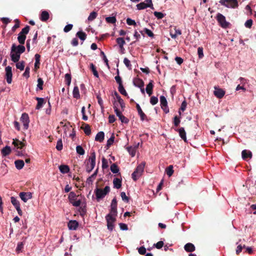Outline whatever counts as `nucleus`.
Listing matches in <instances>:
<instances>
[{
    "mask_svg": "<svg viewBox=\"0 0 256 256\" xmlns=\"http://www.w3.org/2000/svg\"><path fill=\"white\" fill-rule=\"evenodd\" d=\"M116 42L121 48H123L124 45L125 44V41L122 38H116Z\"/></svg>",
    "mask_w": 256,
    "mask_h": 256,
    "instance_id": "a19ab883",
    "label": "nucleus"
},
{
    "mask_svg": "<svg viewBox=\"0 0 256 256\" xmlns=\"http://www.w3.org/2000/svg\"><path fill=\"white\" fill-rule=\"evenodd\" d=\"M216 20L220 25L222 28H227L230 25V23L226 21V18L221 14H218L216 16Z\"/></svg>",
    "mask_w": 256,
    "mask_h": 256,
    "instance_id": "0eeeda50",
    "label": "nucleus"
},
{
    "mask_svg": "<svg viewBox=\"0 0 256 256\" xmlns=\"http://www.w3.org/2000/svg\"><path fill=\"white\" fill-rule=\"evenodd\" d=\"M158 102V99L156 96H152L150 100V102L152 105H155Z\"/></svg>",
    "mask_w": 256,
    "mask_h": 256,
    "instance_id": "052dcab7",
    "label": "nucleus"
},
{
    "mask_svg": "<svg viewBox=\"0 0 256 256\" xmlns=\"http://www.w3.org/2000/svg\"><path fill=\"white\" fill-rule=\"evenodd\" d=\"M76 36L82 40H84L86 38V34L82 31L78 32L76 33Z\"/></svg>",
    "mask_w": 256,
    "mask_h": 256,
    "instance_id": "4c0bfd02",
    "label": "nucleus"
},
{
    "mask_svg": "<svg viewBox=\"0 0 256 256\" xmlns=\"http://www.w3.org/2000/svg\"><path fill=\"white\" fill-rule=\"evenodd\" d=\"M97 16V13L95 12H91L90 14V16L88 17V20L89 21H92L94 20Z\"/></svg>",
    "mask_w": 256,
    "mask_h": 256,
    "instance_id": "de8ad7c7",
    "label": "nucleus"
},
{
    "mask_svg": "<svg viewBox=\"0 0 256 256\" xmlns=\"http://www.w3.org/2000/svg\"><path fill=\"white\" fill-rule=\"evenodd\" d=\"M181 31L178 29H176V28L174 30H171L170 31V35L172 38H175L181 34Z\"/></svg>",
    "mask_w": 256,
    "mask_h": 256,
    "instance_id": "f3484780",
    "label": "nucleus"
},
{
    "mask_svg": "<svg viewBox=\"0 0 256 256\" xmlns=\"http://www.w3.org/2000/svg\"><path fill=\"white\" fill-rule=\"evenodd\" d=\"M6 82L8 84H11L12 82V68L8 66L5 68Z\"/></svg>",
    "mask_w": 256,
    "mask_h": 256,
    "instance_id": "ddd939ff",
    "label": "nucleus"
},
{
    "mask_svg": "<svg viewBox=\"0 0 256 256\" xmlns=\"http://www.w3.org/2000/svg\"><path fill=\"white\" fill-rule=\"evenodd\" d=\"M90 68L92 72L94 75L96 77L98 78V74L96 70L95 66H94V64L92 63L90 64Z\"/></svg>",
    "mask_w": 256,
    "mask_h": 256,
    "instance_id": "ea45409f",
    "label": "nucleus"
},
{
    "mask_svg": "<svg viewBox=\"0 0 256 256\" xmlns=\"http://www.w3.org/2000/svg\"><path fill=\"white\" fill-rule=\"evenodd\" d=\"M126 23L128 24L130 26L136 25V22L134 20H132L130 18H128L126 19Z\"/></svg>",
    "mask_w": 256,
    "mask_h": 256,
    "instance_id": "69168bd1",
    "label": "nucleus"
},
{
    "mask_svg": "<svg viewBox=\"0 0 256 256\" xmlns=\"http://www.w3.org/2000/svg\"><path fill=\"white\" fill-rule=\"evenodd\" d=\"M84 133L86 135H90L91 133V130L90 128L89 125L86 124L84 127Z\"/></svg>",
    "mask_w": 256,
    "mask_h": 256,
    "instance_id": "09e8293b",
    "label": "nucleus"
},
{
    "mask_svg": "<svg viewBox=\"0 0 256 256\" xmlns=\"http://www.w3.org/2000/svg\"><path fill=\"white\" fill-rule=\"evenodd\" d=\"M178 132L180 138L184 140L185 142L186 141V132L184 130V128H180L178 130Z\"/></svg>",
    "mask_w": 256,
    "mask_h": 256,
    "instance_id": "cd10ccee",
    "label": "nucleus"
},
{
    "mask_svg": "<svg viewBox=\"0 0 256 256\" xmlns=\"http://www.w3.org/2000/svg\"><path fill=\"white\" fill-rule=\"evenodd\" d=\"M106 20L108 23L114 24L116 20L114 16H109L106 18Z\"/></svg>",
    "mask_w": 256,
    "mask_h": 256,
    "instance_id": "c03bdc74",
    "label": "nucleus"
},
{
    "mask_svg": "<svg viewBox=\"0 0 256 256\" xmlns=\"http://www.w3.org/2000/svg\"><path fill=\"white\" fill-rule=\"evenodd\" d=\"M198 54L200 58H202L204 56L203 48L202 47H199L198 48Z\"/></svg>",
    "mask_w": 256,
    "mask_h": 256,
    "instance_id": "bf43d9fd",
    "label": "nucleus"
},
{
    "mask_svg": "<svg viewBox=\"0 0 256 256\" xmlns=\"http://www.w3.org/2000/svg\"><path fill=\"white\" fill-rule=\"evenodd\" d=\"M59 169L60 172L62 174H66L70 170L69 167L66 165H60L59 166Z\"/></svg>",
    "mask_w": 256,
    "mask_h": 256,
    "instance_id": "2f4dec72",
    "label": "nucleus"
},
{
    "mask_svg": "<svg viewBox=\"0 0 256 256\" xmlns=\"http://www.w3.org/2000/svg\"><path fill=\"white\" fill-rule=\"evenodd\" d=\"M20 120L23 124L24 128L25 130H27L28 128V124L30 122L28 114L26 113L22 114L20 118Z\"/></svg>",
    "mask_w": 256,
    "mask_h": 256,
    "instance_id": "9b49d317",
    "label": "nucleus"
},
{
    "mask_svg": "<svg viewBox=\"0 0 256 256\" xmlns=\"http://www.w3.org/2000/svg\"><path fill=\"white\" fill-rule=\"evenodd\" d=\"M73 96L76 98H80V94L79 93V90L78 86H74L72 92Z\"/></svg>",
    "mask_w": 256,
    "mask_h": 256,
    "instance_id": "c9c22d12",
    "label": "nucleus"
},
{
    "mask_svg": "<svg viewBox=\"0 0 256 256\" xmlns=\"http://www.w3.org/2000/svg\"><path fill=\"white\" fill-rule=\"evenodd\" d=\"M166 172L167 175L169 177L171 176L174 173L173 166L172 165H170L169 166H168L166 168Z\"/></svg>",
    "mask_w": 256,
    "mask_h": 256,
    "instance_id": "e433bc0d",
    "label": "nucleus"
},
{
    "mask_svg": "<svg viewBox=\"0 0 256 256\" xmlns=\"http://www.w3.org/2000/svg\"><path fill=\"white\" fill-rule=\"evenodd\" d=\"M36 100H38V104L36 106V109H40L44 104V99L43 98H36Z\"/></svg>",
    "mask_w": 256,
    "mask_h": 256,
    "instance_id": "72a5a7b5",
    "label": "nucleus"
},
{
    "mask_svg": "<svg viewBox=\"0 0 256 256\" xmlns=\"http://www.w3.org/2000/svg\"><path fill=\"white\" fill-rule=\"evenodd\" d=\"M30 30V26H27L25 28L22 29V31L20 32V34H24L26 36V34H28Z\"/></svg>",
    "mask_w": 256,
    "mask_h": 256,
    "instance_id": "603ef678",
    "label": "nucleus"
},
{
    "mask_svg": "<svg viewBox=\"0 0 256 256\" xmlns=\"http://www.w3.org/2000/svg\"><path fill=\"white\" fill-rule=\"evenodd\" d=\"M154 246L158 249L162 248L164 246V242L162 241H159L156 244H154Z\"/></svg>",
    "mask_w": 256,
    "mask_h": 256,
    "instance_id": "338daca9",
    "label": "nucleus"
},
{
    "mask_svg": "<svg viewBox=\"0 0 256 256\" xmlns=\"http://www.w3.org/2000/svg\"><path fill=\"white\" fill-rule=\"evenodd\" d=\"M35 63H34V70L36 71L37 69L40 68V55L38 54H35Z\"/></svg>",
    "mask_w": 256,
    "mask_h": 256,
    "instance_id": "5701e85b",
    "label": "nucleus"
},
{
    "mask_svg": "<svg viewBox=\"0 0 256 256\" xmlns=\"http://www.w3.org/2000/svg\"><path fill=\"white\" fill-rule=\"evenodd\" d=\"M23 247H24L23 242H20L18 243L16 248V251L18 253H19L20 252H21L23 248Z\"/></svg>",
    "mask_w": 256,
    "mask_h": 256,
    "instance_id": "6e6d98bb",
    "label": "nucleus"
},
{
    "mask_svg": "<svg viewBox=\"0 0 256 256\" xmlns=\"http://www.w3.org/2000/svg\"><path fill=\"white\" fill-rule=\"evenodd\" d=\"M134 86L139 88H142L144 86V82L140 78L134 79Z\"/></svg>",
    "mask_w": 256,
    "mask_h": 256,
    "instance_id": "473e14b6",
    "label": "nucleus"
},
{
    "mask_svg": "<svg viewBox=\"0 0 256 256\" xmlns=\"http://www.w3.org/2000/svg\"><path fill=\"white\" fill-rule=\"evenodd\" d=\"M242 158L244 160L246 158H251L252 157V152L246 150H242Z\"/></svg>",
    "mask_w": 256,
    "mask_h": 256,
    "instance_id": "a878e982",
    "label": "nucleus"
},
{
    "mask_svg": "<svg viewBox=\"0 0 256 256\" xmlns=\"http://www.w3.org/2000/svg\"><path fill=\"white\" fill-rule=\"evenodd\" d=\"M110 170L114 174L118 173L119 171L118 166L115 164H113L110 166Z\"/></svg>",
    "mask_w": 256,
    "mask_h": 256,
    "instance_id": "a18cd8bd",
    "label": "nucleus"
},
{
    "mask_svg": "<svg viewBox=\"0 0 256 256\" xmlns=\"http://www.w3.org/2000/svg\"><path fill=\"white\" fill-rule=\"evenodd\" d=\"M153 84L152 82H150L149 84L146 86V92L147 94L150 96L152 92Z\"/></svg>",
    "mask_w": 256,
    "mask_h": 256,
    "instance_id": "c85d7f7f",
    "label": "nucleus"
},
{
    "mask_svg": "<svg viewBox=\"0 0 256 256\" xmlns=\"http://www.w3.org/2000/svg\"><path fill=\"white\" fill-rule=\"evenodd\" d=\"M110 192V187L106 186L104 189L96 188L94 190L96 199L100 200L104 197Z\"/></svg>",
    "mask_w": 256,
    "mask_h": 256,
    "instance_id": "7ed1b4c3",
    "label": "nucleus"
},
{
    "mask_svg": "<svg viewBox=\"0 0 256 256\" xmlns=\"http://www.w3.org/2000/svg\"><path fill=\"white\" fill-rule=\"evenodd\" d=\"M214 94L218 98H220L224 96L225 94V92L219 88H214Z\"/></svg>",
    "mask_w": 256,
    "mask_h": 256,
    "instance_id": "2eb2a0df",
    "label": "nucleus"
},
{
    "mask_svg": "<svg viewBox=\"0 0 256 256\" xmlns=\"http://www.w3.org/2000/svg\"><path fill=\"white\" fill-rule=\"evenodd\" d=\"M220 3L228 8H236L238 6L237 0H220Z\"/></svg>",
    "mask_w": 256,
    "mask_h": 256,
    "instance_id": "39448f33",
    "label": "nucleus"
},
{
    "mask_svg": "<svg viewBox=\"0 0 256 256\" xmlns=\"http://www.w3.org/2000/svg\"><path fill=\"white\" fill-rule=\"evenodd\" d=\"M12 144L18 148H22L25 146L23 142L18 140H14Z\"/></svg>",
    "mask_w": 256,
    "mask_h": 256,
    "instance_id": "4be33fe9",
    "label": "nucleus"
},
{
    "mask_svg": "<svg viewBox=\"0 0 256 256\" xmlns=\"http://www.w3.org/2000/svg\"><path fill=\"white\" fill-rule=\"evenodd\" d=\"M72 26H73L72 24H68L66 26L64 29V32H68L72 29Z\"/></svg>",
    "mask_w": 256,
    "mask_h": 256,
    "instance_id": "e2e57ef3",
    "label": "nucleus"
},
{
    "mask_svg": "<svg viewBox=\"0 0 256 256\" xmlns=\"http://www.w3.org/2000/svg\"><path fill=\"white\" fill-rule=\"evenodd\" d=\"M115 95L116 100L118 101V103L119 104L120 106L122 109H124L125 106L124 100L121 98L120 96L118 94L117 92L115 93Z\"/></svg>",
    "mask_w": 256,
    "mask_h": 256,
    "instance_id": "c756f323",
    "label": "nucleus"
},
{
    "mask_svg": "<svg viewBox=\"0 0 256 256\" xmlns=\"http://www.w3.org/2000/svg\"><path fill=\"white\" fill-rule=\"evenodd\" d=\"M26 38V36L24 34H20L19 33L18 37V40L20 44H24L25 40Z\"/></svg>",
    "mask_w": 256,
    "mask_h": 256,
    "instance_id": "f704fd0d",
    "label": "nucleus"
},
{
    "mask_svg": "<svg viewBox=\"0 0 256 256\" xmlns=\"http://www.w3.org/2000/svg\"><path fill=\"white\" fill-rule=\"evenodd\" d=\"M65 80L66 81L68 86H70L71 82V76L69 74H65Z\"/></svg>",
    "mask_w": 256,
    "mask_h": 256,
    "instance_id": "13d9d810",
    "label": "nucleus"
},
{
    "mask_svg": "<svg viewBox=\"0 0 256 256\" xmlns=\"http://www.w3.org/2000/svg\"><path fill=\"white\" fill-rule=\"evenodd\" d=\"M124 63L128 68H131L130 62L128 58H125L124 60Z\"/></svg>",
    "mask_w": 256,
    "mask_h": 256,
    "instance_id": "4d7b16f0",
    "label": "nucleus"
},
{
    "mask_svg": "<svg viewBox=\"0 0 256 256\" xmlns=\"http://www.w3.org/2000/svg\"><path fill=\"white\" fill-rule=\"evenodd\" d=\"M44 84V81L41 78H38V84L37 87L40 90H42V86Z\"/></svg>",
    "mask_w": 256,
    "mask_h": 256,
    "instance_id": "3c124183",
    "label": "nucleus"
},
{
    "mask_svg": "<svg viewBox=\"0 0 256 256\" xmlns=\"http://www.w3.org/2000/svg\"><path fill=\"white\" fill-rule=\"evenodd\" d=\"M160 102L161 108L166 113H168L169 112L168 108V102L166 98L164 96H160Z\"/></svg>",
    "mask_w": 256,
    "mask_h": 256,
    "instance_id": "9d476101",
    "label": "nucleus"
},
{
    "mask_svg": "<svg viewBox=\"0 0 256 256\" xmlns=\"http://www.w3.org/2000/svg\"><path fill=\"white\" fill-rule=\"evenodd\" d=\"M63 145L62 140L61 139H60L58 140L56 146V148L58 150H61L62 149Z\"/></svg>",
    "mask_w": 256,
    "mask_h": 256,
    "instance_id": "49530a36",
    "label": "nucleus"
},
{
    "mask_svg": "<svg viewBox=\"0 0 256 256\" xmlns=\"http://www.w3.org/2000/svg\"><path fill=\"white\" fill-rule=\"evenodd\" d=\"M154 14L158 19H162L164 16V15L161 12H154Z\"/></svg>",
    "mask_w": 256,
    "mask_h": 256,
    "instance_id": "5fc2aeb1",
    "label": "nucleus"
},
{
    "mask_svg": "<svg viewBox=\"0 0 256 256\" xmlns=\"http://www.w3.org/2000/svg\"><path fill=\"white\" fill-rule=\"evenodd\" d=\"M150 5H148V4L145 2H140L136 5L137 8L139 10L144 9L146 8L149 7Z\"/></svg>",
    "mask_w": 256,
    "mask_h": 256,
    "instance_id": "58836bf2",
    "label": "nucleus"
},
{
    "mask_svg": "<svg viewBox=\"0 0 256 256\" xmlns=\"http://www.w3.org/2000/svg\"><path fill=\"white\" fill-rule=\"evenodd\" d=\"M10 201L12 205L14 206L18 213L19 215L22 216V212L20 208V204L19 201L14 197L12 196L10 198Z\"/></svg>",
    "mask_w": 256,
    "mask_h": 256,
    "instance_id": "1a4fd4ad",
    "label": "nucleus"
},
{
    "mask_svg": "<svg viewBox=\"0 0 256 256\" xmlns=\"http://www.w3.org/2000/svg\"><path fill=\"white\" fill-rule=\"evenodd\" d=\"M110 210L109 214L117 215V202L116 198H114L111 203Z\"/></svg>",
    "mask_w": 256,
    "mask_h": 256,
    "instance_id": "4468645a",
    "label": "nucleus"
},
{
    "mask_svg": "<svg viewBox=\"0 0 256 256\" xmlns=\"http://www.w3.org/2000/svg\"><path fill=\"white\" fill-rule=\"evenodd\" d=\"M118 90L120 93L124 96L127 95V92L125 89L124 88L122 84L120 86H118Z\"/></svg>",
    "mask_w": 256,
    "mask_h": 256,
    "instance_id": "864d4df0",
    "label": "nucleus"
},
{
    "mask_svg": "<svg viewBox=\"0 0 256 256\" xmlns=\"http://www.w3.org/2000/svg\"><path fill=\"white\" fill-rule=\"evenodd\" d=\"M19 196L22 201L26 202L32 198V194L30 192H21L20 193Z\"/></svg>",
    "mask_w": 256,
    "mask_h": 256,
    "instance_id": "f8f14e48",
    "label": "nucleus"
},
{
    "mask_svg": "<svg viewBox=\"0 0 256 256\" xmlns=\"http://www.w3.org/2000/svg\"><path fill=\"white\" fill-rule=\"evenodd\" d=\"M50 18L49 13L46 10L42 12L40 16V20L42 22H46Z\"/></svg>",
    "mask_w": 256,
    "mask_h": 256,
    "instance_id": "dca6fc26",
    "label": "nucleus"
},
{
    "mask_svg": "<svg viewBox=\"0 0 256 256\" xmlns=\"http://www.w3.org/2000/svg\"><path fill=\"white\" fill-rule=\"evenodd\" d=\"M145 165L146 162H142L138 166L136 170L132 174V178L134 180H136L142 175Z\"/></svg>",
    "mask_w": 256,
    "mask_h": 256,
    "instance_id": "f03ea898",
    "label": "nucleus"
},
{
    "mask_svg": "<svg viewBox=\"0 0 256 256\" xmlns=\"http://www.w3.org/2000/svg\"><path fill=\"white\" fill-rule=\"evenodd\" d=\"M114 188L118 189L122 186V180L118 178H114L113 180Z\"/></svg>",
    "mask_w": 256,
    "mask_h": 256,
    "instance_id": "b1692460",
    "label": "nucleus"
},
{
    "mask_svg": "<svg viewBox=\"0 0 256 256\" xmlns=\"http://www.w3.org/2000/svg\"><path fill=\"white\" fill-rule=\"evenodd\" d=\"M16 167L18 170H21L24 166V162L22 160H16L14 162Z\"/></svg>",
    "mask_w": 256,
    "mask_h": 256,
    "instance_id": "bb28decb",
    "label": "nucleus"
},
{
    "mask_svg": "<svg viewBox=\"0 0 256 256\" xmlns=\"http://www.w3.org/2000/svg\"><path fill=\"white\" fill-rule=\"evenodd\" d=\"M16 67L20 70H23L24 68V61L18 62L16 64Z\"/></svg>",
    "mask_w": 256,
    "mask_h": 256,
    "instance_id": "37998d69",
    "label": "nucleus"
},
{
    "mask_svg": "<svg viewBox=\"0 0 256 256\" xmlns=\"http://www.w3.org/2000/svg\"><path fill=\"white\" fill-rule=\"evenodd\" d=\"M104 132H100L96 134L95 137V140L101 142L104 140Z\"/></svg>",
    "mask_w": 256,
    "mask_h": 256,
    "instance_id": "aec40b11",
    "label": "nucleus"
},
{
    "mask_svg": "<svg viewBox=\"0 0 256 256\" xmlns=\"http://www.w3.org/2000/svg\"><path fill=\"white\" fill-rule=\"evenodd\" d=\"M138 145H139V143H138L134 146H130L127 148L129 154L132 156L133 157L135 156L136 152V150L138 148Z\"/></svg>",
    "mask_w": 256,
    "mask_h": 256,
    "instance_id": "6ab92c4d",
    "label": "nucleus"
},
{
    "mask_svg": "<svg viewBox=\"0 0 256 256\" xmlns=\"http://www.w3.org/2000/svg\"><path fill=\"white\" fill-rule=\"evenodd\" d=\"M117 215L108 214L106 216L107 222V228L108 230L112 231L114 226V222L116 220V216Z\"/></svg>",
    "mask_w": 256,
    "mask_h": 256,
    "instance_id": "20e7f679",
    "label": "nucleus"
},
{
    "mask_svg": "<svg viewBox=\"0 0 256 256\" xmlns=\"http://www.w3.org/2000/svg\"><path fill=\"white\" fill-rule=\"evenodd\" d=\"M76 194L73 192H71L68 194V200L74 206H80L81 204V201L78 200H76Z\"/></svg>",
    "mask_w": 256,
    "mask_h": 256,
    "instance_id": "6e6552de",
    "label": "nucleus"
},
{
    "mask_svg": "<svg viewBox=\"0 0 256 256\" xmlns=\"http://www.w3.org/2000/svg\"><path fill=\"white\" fill-rule=\"evenodd\" d=\"M120 196L123 200L126 202H128V197L126 196V194L124 192H122L120 194Z\"/></svg>",
    "mask_w": 256,
    "mask_h": 256,
    "instance_id": "774afa93",
    "label": "nucleus"
},
{
    "mask_svg": "<svg viewBox=\"0 0 256 256\" xmlns=\"http://www.w3.org/2000/svg\"><path fill=\"white\" fill-rule=\"evenodd\" d=\"M136 108H137V110H138V114L140 116L141 120H144L146 117L145 114L142 112V110L141 109V108L138 104H136Z\"/></svg>",
    "mask_w": 256,
    "mask_h": 256,
    "instance_id": "7c9ffc66",
    "label": "nucleus"
},
{
    "mask_svg": "<svg viewBox=\"0 0 256 256\" xmlns=\"http://www.w3.org/2000/svg\"><path fill=\"white\" fill-rule=\"evenodd\" d=\"M10 152L11 148L9 146H6L4 147L1 150L2 154L4 156L8 155Z\"/></svg>",
    "mask_w": 256,
    "mask_h": 256,
    "instance_id": "393cba45",
    "label": "nucleus"
},
{
    "mask_svg": "<svg viewBox=\"0 0 256 256\" xmlns=\"http://www.w3.org/2000/svg\"><path fill=\"white\" fill-rule=\"evenodd\" d=\"M96 153L94 152H92L88 158L89 164H88L87 165L86 171L88 172H90L94 168L96 165Z\"/></svg>",
    "mask_w": 256,
    "mask_h": 256,
    "instance_id": "423d86ee",
    "label": "nucleus"
},
{
    "mask_svg": "<svg viewBox=\"0 0 256 256\" xmlns=\"http://www.w3.org/2000/svg\"><path fill=\"white\" fill-rule=\"evenodd\" d=\"M184 250L188 252H192L195 250L194 246L192 243H188L184 246Z\"/></svg>",
    "mask_w": 256,
    "mask_h": 256,
    "instance_id": "412c9836",
    "label": "nucleus"
},
{
    "mask_svg": "<svg viewBox=\"0 0 256 256\" xmlns=\"http://www.w3.org/2000/svg\"><path fill=\"white\" fill-rule=\"evenodd\" d=\"M30 68L29 67H26L25 70V72L23 74V76L28 78L30 76Z\"/></svg>",
    "mask_w": 256,
    "mask_h": 256,
    "instance_id": "0e129e2a",
    "label": "nucleus"
},
{
    "mask_svg": "<svg viewBox=\"0 0 256 256\" xmlns=\"http://www.w3.org/2000/svg\"><path fill=\"white\" fill-rule=\"evenodd\" d=\"M78 225V224L76 220H70L68 223V228L70 230H76Z\"/></svg>",
    "mask_w": 256,
    "mask_h": 256,
    "instance_id": "a211bd4d",
    "label": "nucleus"
},
{
    "mask_svg": "<svg viewBox=\"0 0 256 256\" xmlns=\"http://www.w3.org/2000/svg\"><path fill=\"white\" fill-rule=\"evenodd\" d=\"M114 140V136L112 134L111 137L107 140L106 146L109 148L113 143Z\"/></svg>",
    "mask_w": 256,
    "mask_h": 256,
    "instance_id": "8fccbe9b",
    "label": "nucleus"
},
{
    "mask_svg": "<svg viewBox=\"0 0 256 256\" xmlns=\"http://www.w3.org/2000/svg\"><path fill=\"white\" fill-rule=\"evenodd\" d=\"M252 24V20L251 19L247 20L244 24L245 26L248 28H250Z\"/></svg>",
    "mask_w": 256,
    "mask_h": 256,
    "instance_id": "680f3d73",
    "label": "nucleus"
},
{
    "mask_svg": "<svg viewBox=\"0 0 256 256\" xmlns=\"http://www.w3.org/2000/svg\"><path fill=\"white\" fill-rule=\"evenodd\" d=\"M76 151L80 155H84V150L80 146H76Z\"/></svg>",
    "mask_w": 256,
    "mask_h": 256,
    "instance_id": "79ce46f5",
    "label": "nucleus"
},
{
    "mask_svg": "<svg viewBox=\"0 0 256 256\" xmlns=\"http://www.w3.org/2000/svg\"><path fill=\"white\" fill-rule=\"evenodd\" d=\"M25 50V47L22 45L16 46L15 44H13L11 48L10 54L12 60L14 62H18L20 54L24 52Z\"/></svg>",
    "mask_w": 256,
    "mask_h": 256,
    "instance_id": "f257e3e1",
    "label": "nucleus"
}]
</instances>
